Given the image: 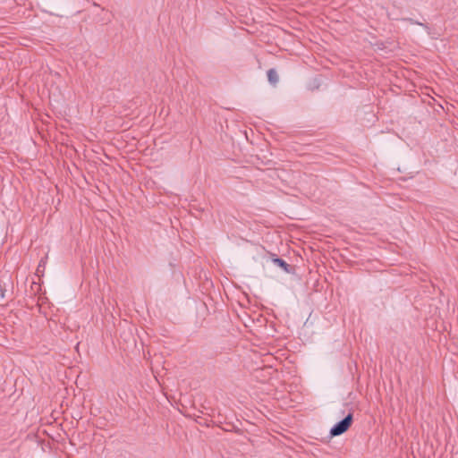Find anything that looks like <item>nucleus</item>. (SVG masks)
<instances>
[{
	"label": "nucleus",
	"instance_id": "2",
	"mask_svg": "<svg viewBox=\"0 0 458 458\" xmlns=\"http://www.w3.org/2000/svg\"><path fill=\"white\" fill-rule=\"evenodd\" d=\"M267 78H268V81L273 84H276L278 81V75L275 70L271 69L268 71Z\"/></svg>",
	"mask_w": 458,
	"mask_h": 458
},
{
	"label": "nucleus",
	"instance_id": "3",
	"mask_svg": "<svg viewBox=\"0 0 458 458\" xmlns=\"http://www.w3.org/2000/svg\"><path fill=\"white\" fill-rule=\"evenodd\" d=\"M274 262L277 264L279 267H283L284 269H287V264L283 259H275Z\"/></svg>",
	"mask_w": 458,
	"mask_h": 458
},
{
	"label": "nucleus",
	"instance_id": "1",
	"mask_svg": "<svg viewBox=\"0 0 458 458\" xmlns=\"http://www.w3.org/2000/svg\"><path fill=\"white\" fill-rule=\"evenodd\" d=\"M352 422V415L349 414L345 417L342 421L335 425L331 430L330 435L333 437L340 436L346 432L348 428L351 427Z\"/></svg>",
	"mask_w": 458,
	"mask_h": 458
}]
</instances>
